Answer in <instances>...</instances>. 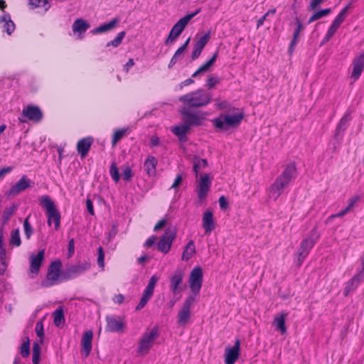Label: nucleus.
<instances>
[{
    "instance_id": "1",
    "label": "nucleus",
    "mask_w": 364,
    "mask_h": 364,
    "mask_svg": "<svg viewBox=\"0 0 364 364\" xmlns=\"http://www.w3.org/2000/svg\"><path fill=\"white\" fill-rule=\"evenodd\" d=\"M210 93L203 89L187 93L179 97V101L187 105L186 107L197 108L207 105L211 102Z\"/></svg>"
},
{
    "instance_id": "2",
    "label": "nucleus",
    "mask_w": 364,
    "mask_h": 364,
    "mask_svg": "<svg viewBox=\"0 0 364 364\" xmlns=\"http://www.w3.org/2000/svg\"><path fill=\"white\" fill-rule=\"evenodd\" d=\"M244 117V112H237L232 114H220L218 117L214 118L211 121L217 130L225 132L230 129L237 127Z\"/></svg>"
},
{
    "instance_id": "3",
    "label": "nucleus",
    "mask_w": 364,
    "mask_h": 364,
    "mask_svg": "<svg viewBox=\"0 0 364 364\" xmlns=\"http://www.w3.org/2000/svg\"><path fill=\"white\" fill-rule=\"evenodd\" d=\"M62 265V262L60 259H57L50 263L46 279L41 282V286L43 288H47L57 283L63 282V281H61L63 277Z\"/></svg>"
},
{
    "instance_id": "4",
    "label": "nucleus",
    "mask_w": 364,
    "mask_h": 364,
    "mask_svg": "<svg viewBox=\"0 0 364 364\" xmlns=\"http://www.w3.org/2000/svg\"><path fill=\"white\" fill-rule=\"evenodd\" d=\"M296 176V163L292 161L288 164L283 172L277 177L275 182L272 186L273 192L278 193L279 195L282 192V190L286 187L291 181L292 178Z\"/></svg>"
},
{
    "instance_id": "5",
    "label": "nucleus",
    "mask_w": 364,
    "mask_h": 364,
    "mask_svg": "<svg viewBox=\"0 0 364 364\" xmlns=\"http://www.w3.org/2000/svg\"><path fill=\"white\" fill-rule=\"evenodd\" d=\"M40 205L46 211L48 225H51V221L53 220L55 230H58L60 228L61 216L53 200L49 196H43L40 198Z\"/></svg>"
},
{
    "instance_id": "6",
    "label": "nucleus",
    "mask_w": 364,
    "mask_h": 364,
    "mask_svg": "<svg viewBox=\"0 0 364 364\" xmlns=\"http://www.w3.org/2000/svg\"><path fill=\"white\" fill-rule=\"evenodd\" d=\"M159 336V328L158 326H154L149 332H144L139 341L137 353H148L152 346V343Z\"/></svg>"
},
{
    "instance_id": "7",
    "label": "nucleus",
    "mask_w": 364,
    "mask_h": 364,
    "mask_svg": "<svg viewBox=\"0 0 364 364\" xmlns=\"http://www.w3.org/2000/svg\"><path fill=\"white\" fill-rule=\"evenodd\" d=\"M91 267L89 262H79L75 264H71L63 269V277L61 281L66 282L73 279L82 274Z\"/></svg>"
},
{
    "instance_id": "8",
    "label": "nucleus",
    "mask_w": 364,
    "mask_h": 364,
    "mask_svg": "<svg viewBox=\"0 0 364 364\" xmlns=\"http://www.w3.org/2000/svg\"><path fill=\"white\" fill-rule=\"evenodd\" d=\"M211 187L210 173H206L201 175L196 186V193L198 201L197 205L205 200Z\"/></svg>"
},
{
    "instance_id": "9",
    "label": "nucleus",
    "mask_w": 364,
    "mask_h": 364,
    "mask_svg": "<svg viewBox=\"0 0 364 364\" xmlns=\"http://www.w3.org/2000/svg\"><path fill=\"white\" fill-rule=\"evenodd\" d=\"M176 236V228H167L164 233L160 237L159 242L156 243L157 250L164 254H167L171 248Z\"/></svg>"
},
{
    "instance_id": "10",
    "label": "nucleus",
    "mask_w": 364,
    "mask_h": 364,
    "mask_svg": "<svg viewBox=\"0 0 364 364\" xmlns=\"http://www.w3.org/2000/svg\"><path fill=\"white\" fill-rule=\"evenodd\" d=\"M203 281V269L200 266H196L190 272L189 286L193 294V296L198 294L202 287Z\"/></svg>"
},
{
    "instance_id": "11",
    "label": "nucleus",
    "mask_w": 364,
    "mask_h": 364,
    "mask_svg": "<svg viewBox=\"0 0 364 364\" xmlns=\"http://www.w3.org/2000/svg\"><path fill=\"white\" fill-rule=\"evenodd\" d=\"M181 116L193 127L201 126L203 121L205 119V113L202 111L196 112L191 111L189 107H183L179 110Z\"/></svg>"
},
{
    "instance_id": "12",
    "label": "nucleus",
    "mask_w": 364,
    "mask_h": 364,
    "mask_svg": "<svg viewBox=\"0 0 364 364\" xmlns=\"http://www.w3.org/2000/svg\"><path fill=\"white\" fill-rule=\"evenodd\" d=\"M240 354V340L236 338L233 346H228L225 352V363L235 364Z\"/></svg>"
},
{
    "instance_id": "13",
    "label": "nucleus",
    "mask_w": 364,
    "mask_h": 364,
    "mask_svg": "<svg viewBox=\"0 0 364 364\" xmlns=\"http://www.w3.org/2000/svg\"><path fill=\"white\" fill-rule=\"evenodd\" d=\"M35 186L34 181L28 178L26 175L22 177L7 191L8 196H16L25 191L28 188H33Z\"/></svg>"
},
{
    "instance_id": "14",
    "label": "nucleus",
    "mask_w": 364,
    "mask_h": 364,
    "mask_svg": "<svg viewBox=\"0 0 364 364\" xmlns=\"http://www.w3.org/2000/svg\"><path fill=\"white\" fill-rule=\"evenodd\" d=\"M182 121L183 124L176 125L173 127H171V130L175 134L180 142L185 143L188 141V138L187 136V134L190 132L192 127H193L192 124H191L187 120H186L182 117Z\"/></svg>"
},
{
    "instance_id": "15",
    "label": "nucleus",
    "mask_w": 364,
    "mask_h": 364,
    "mask_svg": "<svg viewBox=\"0 0 364 364\" xmlns=\"http://www.w3.org/2000/svg\"><path fill=\"white\" fill-rule=\"evenodd\" d=\"M196 298L193 295L190 294L186 299L181 309L179 311L178 314V323L181 324H186L191 316V306L192 303L195 301Z\"/></svg>"
},
{
    "instance_id": "16",
    "label": "nucleus",
    "mask_w": 364,
    "mask_h": 364,
    "mask_svg": "<svg viewBox=\"0 0 364 364\" xmlns=\"http://www.w3.org/2000/svg\"><path fill=\"white\" fill-rule=\"evenodd\" d=\"M188 24L181 18L173 26L166 38L164 44L168 46L174 42L186 28Z\"/></svg>"
},
{
    "instance_id": "17",
    "label": "nucleus",
    "mask_w": 364,
    "mask_h": 364,
    "mask_svg": "<svg viewBox=\"0 0 364 364\" xmlns=\"http://www.w3.org/2000/svg\"><path fill=\"white\" fill-rule=\"evenodd\" d=\"M210 30L200 36L198 41L193 44V50L191 55V60H195L199 58L202 50L210 39Z\"/></svg>"
},
{
    "instance_id": "18",
    "label": "nucleus",
    "mask_w": 364,
    "mask_h": 364,
    "mask_svg": "<svg viewBox=\"0 0 364 364\" xmlns=\"http://www.w3.org/2000/svg\"><path fill=\"white\" fill-rule=\"evenodd\" d=\"M22 115L30 121L38 122L43 117V112L37 105H29L23 109Z\"/></svg>"
},
{
    "instance_id": "19",
    "label": "nucleus",
    "mask_w": 364,
    "mask_h": 364,
    "mask_svg": "<svg viewBox=\"0 0 364 364\" xmlns=\"http://www.w3.org/2000/svg\"><path fill=\"white\" fill-rule=\"evenodd\" d=\"M105 320L107 321L106 331L122 333L126 327L125 323L120 317L117 319L113 316H107Z\"/></svg>"
},
{
    "instance_id": "20",
    "label": "nucleus",
    "mask_w": 364,
    "mask_h": 364,
    "mask_svg": "<svg viewBox=\"0 0 364 364\" xmlns=\"http://www.w3.org/2000/svg\"><path fill=\"white\" fill-rule=\"evenodd\" d=\"M45 259V250L42 249L36 255L31 254L30 256V272L37 274Z\"/></svg>"
},
{
    "instance_id": "21",
    "label": "nucleus",
    "mask_w": 364,
    "mask_h": 364,
    "mask_svg": "<svg viewBox=\"0 0 364 364\" xmlns=\"http://www.w3.org/2000/svg\"><path fill=\"white\" fill-rule=\"evenodd\" d=\"M353 71L350 77L356 81L361 75L364 69V52L360 53L358 56L353 58L352 62Z\"/></svg>"
},
{
    "instance_id": "22",
    "label": "nucleus",
    "mask_w": 364,
    "mask_h": 364,
    "mask_svg": "<svg viewBox=\"0 0 364 364\" xmlns=\"http://www.w3.org/2000/svg\"><path fill=\"white\" fill-rule=\"evenodd\" d=\"M314 245L309 240H302L299 247L297 250V264L301 266L305 258L308 256L310 250Z\"/></svg>"
},
{
    "instance_id": "23",
    "label": "nucleus",
    "mask_w": 364,
    "mask_h": 364,
    "mask_svg": "<svg viewBox=\"0 0 364 364\" xmlns=\"http://www.w3.org/2000/svg\"><path fill=\"white\" fill-rule=\"evenodd\" d=\"M93 142L94 138L92 136L84 137L77 141L76 149L81 159H84L87 155Z\"/></svg>"
},
{
    "instance_id": "24",
    "label": "nucleus",
    "mask_w": 364,
    "mask_h": 364,
    "mask_svg": "<svg viewBox=\"0 0 364 364\" xmlns=\"http://www.w3.org/2000/svg\"><path fill=\"white\" fill-rule=\"evenodd\" d=\"M93 338V331L92 330H87L82 334L81 339V353L84 355L85 358L88 357L92 350V341Z\"/></svg>"
},
{
    "instance_id": "25",
    "label": "nucleus",
    "mask_w": 364,
    "mask_h": 364,
    "mask_svg": "<svg viewBox=\"0 0 364 364\" xmlns=\"http://www.w3.org/2000/svg\"><path fill=\"white\" fill-rule=\"evenodd\" d=\"M184 273L181 269H177L170 279V289L173 294L180 292V285L183 282Z\"/></svg>"
},
{
    "instance_id": "26",
    "label": "nucleus",
    "mask_w": 364,
    "mask_h": 364,
    "mask_svg": "<svg viewBox=\"0 0 364 364\" xmlns=\"http://www.w3.org/2000/svg\"><path fill=\"white\" fill-rule=\"evenodd\" d=\"M202 221L205 234H210L215 228L213 213L210 209H208L203 213Z\"/></svg>"
},
{
    "instance_id": "27",
    "label": "nucleus",
    "mask_w": 364,
    "mask_h": 364,
    "mask_svg": "<svg viewBox=\"0 0 364 364\" xmlns=\"http://www.w3.org/2000/svg\"><path fill=\"white\" fill-rule=\"evenodd\" d=\"M120 21L119 17H114L111 21L107 23H104L99 26L93 28L90 31V33L93 35L106 33L114 29Z\"/></svg>"
},
{
    "instance_id": "28",
    "label": "nucleus",
    "mask_w": 364,
    "mask_h": 364,
    "mask_svg": "<svg viewBox=\"0 0 364 364\" xmlns=\"http://www.w3.org/2000/svg\"><path fill=\"white\" fill-rule=\"evenodd\" d=\"M350 120V113L349 112H346L336 126L334 134V138L336 139H339L340 138H342L343 134H341V136L340 135L346 130V129L348 128V124Z\"/></svg>"
},
{
    "instance_id": "29",
    "label": "nucleus",
    "mask_w": 364,
    "mask_h": 364,
    "mask_svg": "<svg viewBox=\"0 0 364 364\" xmlns=\"http://www.w3.org/2000/svg\"><path fill=\"white\" fill-rule=\"evenodd\" d=\"M287 314V313L282 312L279 314L275 316L272 321V325L275 326L276 331L280 332L282 335L287 333V326L285 321Z\"/></svg>"
},
{
    "instance_id": "30",
    "label": "nucleus",
    "mask_w": 364,
    "mask_h": 364,
    "mask_svg": "<svg viewBox=\"0 0 364 364\" xmlns=\"http://www.w3.org/2000/svg\"><path fill=\"white\" fill-rule=\"evenodd\" d=\"M53 323L56 327L63 328L65 323L64 309L59 306L53 313Z\"/></svg>"
},
{
    "instance_id": "31",
    "label": "nucleus",
    "mask_w": 364,
    "mask_h": 364,
    "mask_svg": "<svg viewBox=\"0 0 364 364\" xmlns=\"http://www.w3.org/2000/svg\"><path fill=\"white\" fill-rule=\"evenodd\" d=\"M192 164L193 171L196 177L198 176L200 168H205L208 166V160L205 159H201L198 155H193Z\"/></svg>"
},
{
    "instance_id": "32",
    "label": "nucleus",
    "mask_w": 364,
    "mask_h": 364,
    "mask_svg": "<svg viewBox=\"0 0 364 364\" xmlns=\"http://www.w3.org/2000/svg\"><path fill=\"white\" fill-rule=\"evenodd\" d=\"M90 27V23L83 18H77L74 21L72 28L75 33L82 34L85 33Z\"/></svg>"
},
{
    "instance_id": "33",
    "label": "nucleus",
    "mask_w": 364,
    "mask_h": 364,
    "mask_svg": "<svg viewBox=\"0 0 364 364\" xmlns=\"http://www.w3.org/2000/svg\"><path fill=\"white\" fill-rule=\"evenodd\" d=\"M0 22H4V31L8 35H11L15 30L16 26L14 22L11 20L10 14L9 13H6L1 16L0 17Z\"/></svg>"
},
{
    "instance_id": "34",
    "label": "nucleus",
    "mask_w": 364,
    "mask_h": 364,
    "mask_svg": "<svg viewBox=\"0 0 364 364\" xmlns=\"http://www.w3.org/2000/svg\"><path fill=\"white\" fill-rule=\"evenodd\" d=\"M158 161L154 156H149L145 160L144 166L149 176H154L156 173V167Z\"/></svg>"
},
{
    "instance_id": "35",
    "label": "nucleus",
    "mask_w": 364,
    "mask_h": 364,
    "mask_svg": "<svg viewBox=\"0 0 364 364\" xmlns=\"http://www.w3.org/2000/svg\"><path fill=\"white\" fill-rule=\"evenodd\" d=\"M17 209L18 205L16 203H12L9 207L4 208L1 215L2 227L8 223Z\"/></svg>"
},
{
    "instance_id": "36",
    "label": "nucleus",
    "mask_w": 364,
    "mask_h": 364,
    "mask_svg": "<svg viewBox=\"0 0 364 364\" xmlns=\"http://www.w3.org/2000/svg\"><path fill=\"white\" fill-rule=\"evenodd\" d=\"M196 253V247L194 241L191 240L188 241L185 247V249L182 254V260L188 261L191 257Z\"/></svg>"
},
{
    "instance_id": "37",
    "label": "nucleus",
    "mask_w": 364,
    "mask_h": 364,
    "mask_svg": "<svg viewBox=\"0 0 364 364\" xmlns=\"http://www.w3.org/2000/svg\"><path fill=\"white\" fill-rule=\"evenodd\" d=\"M332 10L331 8H326L319 9L318 11H316L314 12V14L310 16V18L308 20V23H311L312 22L318 20L320 18H322L324 16H328L331 13Z\"/></svg>"
},
{
    "instance_id": "38",
    "label": "nucleus",
    "mask_w": 364,
    "mask_h": 364,
    "mask_svg": "<svg viewBox=\"0 0 364 364\" xmlns=\"http://www.w3.org/2000/svg\"><path fill=\"white\" fill-rule=\"evenodd\" d=\"M24 338L20 347V353L23 358H28L31 353L30 339L28 336Z\"/></svg>"
},
{
    "instance_id": "39",
    "label": "nucleus",
    "mask_w": 364,
    "mask_h": 364,
    "mask_svg": "<svg viewBox=\"0 0 364 364\" xmlns=\"http://www.w3.org/2000/svg\"><path fill=\"white\" fill-rule=\"evenodd\" d=\"M9 244L14 247H19L21 245L19 229L12 230L9 239Z\"/></svg>"
},
{
    "instance_id": "40",
    "label": "nucleus",
    "mask_w": 364,
    "mask_h": 364,
    "mask_svg": "<svg viewBox=\"0 0 364 364\" xmlns=\"http://www.w3.org/2000/svg\"><path fill=\"white\" fill-rule=\"evenodd\" d=\"M152 296H153V294L144 290L139 304L136 305V306L135 308L136 311H139V310L142 309L146 305L149 300L151 299V297Z\"/></svg>"
},
{
    "instance_id": "41",
    "label": "nucleus",
    "mask_w": 364,
    "mask_h": 364,
    "mask_svg": "<svg viewBox=\"0 0 364 364\" xmlns=\"http://www.w3.org/2000/svg\"><path fill=\"white\" fill-rule=\"evenodd\" d=\"M109 174L112 178V180L115 183H118L120 180V173L119 171V168L117 166V164L115 161H112L111 163L110 167H109Z\"/></svg>"
},
{
    "instance_id": "42",
    "label": "nucleus",
    "mask_w": 364,
    "mask_h": 364,
    "mask_svg": "<svg viewBox=\"0 0 364 364\" xmlns=\"http://www.w3.org/2000/svg\"><path fill=\"white\" fill-rule=\"evenodd\" d=\"M126 35V32L124 31L119 32L117 36L112 41L108 42L106 44V47L113 46L114 48L118 47L122 42L124 36Z\"/></svg>"
},
{
    "instance_id": "43",
    "label": "nucleus",
    "mask_w": 364,
    "mask_h": 364,
    "mask_svg": "<svg viewBox=\"0 0 364 364\" xmlns=\"http://www.w3.org/2000/svg\"><path fill=\"white\" fill-rule=\"evenodd\" d=\"M30 216H27L23 220V230L27 240H29L33 233V228L29 222Z\"/></svg>"
},
{
    "instance_id": "44",
    "label": "nucleus",
    "mask_w": 364,
    "mask_h": 364,
    "mask_svg": "<svg viewBox=\"0 0 364 364\" xmlns=\"http://www.w3.org/2000/svg\"><path fill=\"white\" fill-rule=\"evenodd\" d=\"M127 130V129H117L113 132L112 138V146H114L125 136Z\"/></svg>"
},
{
    "instance_id": "45",
    "label": "nucleus",
    "mask_w": 364,
    "mask_h": 364,
    "mask_svg": "<svg viewBox=\"0 0 364 364\" xmlns=\"http://www.w3.org/2000/svg\"><path fill=\"white\" fill-rule=\"evenodd\" d=\"M6 250H0V274L4 275L7 268V263L6 262Z\"/></svg>"
},
{
    "instance_id": "46",
    "label": "nucleus",
    "mask_w": 364,
    "mask_h": 364,
    "mask_svg": "<svg viewBox=\"0 0 364 364\" xmlns=\"http://www.w3.org/2000/svg\"><path fill=\"white\" fill-rule=\"evenodd\" d=\"M35 331L36 333L37 336L40 338V343H43V339H44V326L43 321H38L36 324Z\"/></svg>"
},
{
    "instance_id": "47",
    "label": "nucleus",
    "mask_w": 364,
    "mask_h": 364,
    "mask_svg": "<svg viewBox=\"0 0 364 364\" xmlns=\"http://www.w3.org/2000/svg\"><path fill=\"white\" fill-rule=\"evenodd\" d=\"M159 277L156 274L152 275L148 282L147 286L145 288V291L151 292L154 294V288L156 285L157 282L159 281Z\"/></svg>"
},
{
    "instance_id": "48",
    "label": "nucleus",
    "mask_w": 364,
    "mask_h": 364,
    "mask_svg": "<svg viewBox=\"0 0 364 364\" xmlns=\"http://www.w3.org/2000/svg\"><path fill=\"white\" fill-rule=\"evenodd\" d=\"M359 285L355 282L353 277L347 282L346 287L343 290V295L347 296L349 293L355 290Z\"/></svg>"
},
{
    "instance_id": "49",
    "label": "nucleus",
    "mask_w": 364,
    "mask_h": 364,
    "mask_svg": "<svg viewBox=\"0 0 364 364\" xmlns=\"http://www.w3.org/2000/svg\"><path fill=\"white\" fill-rule=\"evenodd\" d=\"M321 237L320 233L318 232L317 226H315L309 232V235L307 237H306V240H309L311 242H313V244L315 245V244L317 242V241L319 240Z\"/></svg>"
},
{
    "instance_id": "50",
    "label": "nucleus",
    "mask_w": 364,
    "mask_h": 364,
    "mask_svg": "<svg viewBox=\"0 0 364 364\" xmlns=\"http://www.w3.org/2000/svg\"><path fill=\"white\" fill-rule=\"evenodd\" d=\"M362 261V269L353 277L355 282L359 285L362 282L364 281V259L361 257Z\"/></svg>"
},
{
    "instance_id": "51",
    "label": "nucleus",
    "mask_w": 364,
    "mask_h": 364,
    "mask_svg": "<svg viewBox=\"0 0 364 364\" xmlns=\"http://www.w3.org/2000/svg\"><path fill=\"white\" fill-rule=\"evenodd\" d=\"M97 264L102 269L105 267V252L103 247L100 246L97 249Z\"/></svg>"
},
{
    "instance_id": "52",
    "label": "nucleus",
    "mask_w": 364,
    "mask_h": 364,
    "mask_svg": "<svg viewBox=\"0 0 364 364\" xmlns=\"http://www.w3.org/2000/svg\"><path fill=\"white\" fill-rule=\"evenodd\" d=\"M133 176H134V174H133L132 168L129 166H127L124 167V168H123L122 178L125 181L128 182V181H131Z\"/></svg>"
},
{
    "instance_id": "53",
    "label": "nucleus",
    "mask_w": 364,
    "mask_h": 364,
    "mask_svg": "<svg viewBox=\"0 0 364 364\" xmlns=\"http://www.w3.org/2000/svg\"><path fill=\"white\" fill-rule=\"evenodd\" d=\"M220 79L219 77L210 76L206 80L205 86L208 87V89L211 90V89L214 88L215 85L220 83Z\"/></svg>"
},
{
    "instance_id": "54",
    "label": "nucleus",
    "mask_w": 364,
    "mask_h": 364,
    "mask_svg": "<svg viewBox=\"0 0 364 364\" xmlns=\"http://www.w3.org/2000/svg\"><path fill=\"white\" fill-rule=\"evenodd\" d=\"M183 52L181 51L179 48H178L173 57L171 58L170 62L168 65V68L171 69L173 67V65L178 62L179 56L183 54Z\"/></svg>"
},
{
    "instance_id": "55",
    "label": "nucleus",
    "mask_w": 364,
    "mask_h": 364,
    "mask_svg": "<svg viewBox=\"0 0 364 364\" xmlns=\"http://www.w3.org/2000/svg\"><path fill=\"white\" fill-rule=\"evenodd\" d=\"M39 341L34 342L32 347V356H41V347Z\"/></svg>"
},
{
    "instance_id": "56",
    "label": "nucleus",
    "mask_w": 364,
    "mask_h": 364,
    "mask_svg": "<svg viewBox=\"0 0 364 364\" xmlns=\"http://www.w3.org/2000/svg\"><path fill=\"white\" fill-rule=\"evenodd\" d=\"M48 4V0H29V4L34 8L44 7Z\"/></svg>"
},
{
    "instance_id": "57",
    "label": "nucleus",
    "mask_w": 364,
    "mask_h": 364,
    "mask_svg": "<svg viewBox=\"0 0 364 364\" xmlns=\"http://www.w3.org/2000/svg\"><path fill=\"white\" fill-rule=\"evenodd\" d=\"M218 203L222 210H226L228 208L229 203L225 196H221L218 199Z\"/></svg>"
},
{
    "instance_id": "58",
    "label": "nucleus",
    "mask_w": 364,
    "mask_h": 364,
    "mask_svg": "<svg viewBox=\"0 0 364 364\" xmlns=\"http://www.w3.org/2000/svg\"><path fill=\"white\" fill-rule=\"evenodd\" d=\"M156 240L157 236L155 235H153L150 236L144 243V247L146 248H149L153 247L154 245L156 244Z\"/></svg>"
},
{
    "instance_id": "59",
    "label": "nucleus",
    "mask_w": 364,
    "mask_h": 364,
    "mask_svg": "<svg viewBox=\"0 0 364 364\" xmlns=\"http://www.w3.org/2000/svg\"><path fill=\"white\" fill-rule=\"evenodd\" d=\"M201 9L199 8L198 9H196L194 12H192V13H190V14H187L186 15H185L183 17H182L181 18L185 21V22L188 24V23L190 22V21L193 18L195 17L197 14H198L200 12Z\"/></svg>"
},
{
    "instance_id": "60",
    "label": "nucleus",
    "mask_w": 364,
    "mask_h": 364,
    "mask_svg": "<svg viewBox=\"0 0 364 364\" xmlns=\"http://www.w3.org/2000/svg\"><path fill=\"white\" fill-rule=\"evenodd\" d=\"M75 252V240L73 238L70 239L68 245V257H71Z\"/></svg>"
},
{
    "instance_id": "61",
    "label": "nucleus",
    "mask_w": 364,
    "mask_h": 364,
    "mask_svg": "<svg viewBox=\"0 0 364 364\" xmlns=\"http://www.w3.org/2000/svg\"><path fill=\"white\" fill-rule=\"evenodd\" d=\"M166 224H167V219L161 218L154 225V230L159 231V230L163 229L166 226Z\"/></svg>"
},
{
    "instance_id": "62",
    "label": "nucleus",
    "mask_w": 364,
    "mask_h": 364,
    "mask_svg": "<svg viewBox=\"0 0 364 364\" xmlns=\"http://www.w3.org/2000/svg\"><path fill=\"white\" fill-rule=\"evenodd\" d=\"M182 181H183V175L181 173H179L175 178L173 183L171 186V188H173V189L178 188L181 186Z\"/></svg>"
},
{
    "instance_id": "63",
    "label": "nucleus",
    "mask_w": 364,
    "mask_h": 364,
    "mask_svg": "<svg viewBox=\"0 0 364 364\" xmlns=\"http://www.w3.org/2000/svg\"><path fill=\"white\" fill-rule=\"evenodd\" d=\"M214 65L209 60H206L204 63H203L199 68L201 70L203 73L208 72L210 70V68Z\"/></svg>"
},
{
    "instance_id": "64",
    "label": "nucleus",
    "mask_w": 364,
    "mask_h": 364,
    "mask_svg": "<svg viewBox=\"0 0 364 364\" xmlns=\"http://www.w3.org/2000/svg\"><path fill=\"white\" fill-rule=\"evenodd\" d=\"M215 106L220 110L229 109L230 108V104L226 100L217 103Z\"/></svg>"
}]
</instances>
